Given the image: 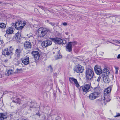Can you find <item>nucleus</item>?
Masks as SVG:
<instances>
[{"mask_svg": "<svg viewBox=\"0 0 120 120\" xmlns=\"http://www.w3.org/2000/svg\"><path fill=\"white\" fill-rule=\"evenodd\" d=\"M63 24L64 26H67V24L66 22H64L63 23Z\"/></svg>", "mask_w": 120, "mask_h": 120, "instance_id": "43", "label": "nucleus"}, {"mask_svg": "<svg viewBox=\"0 0 120 120\" xmlns=\"http://www.w3.org/2000/svg\"><path fill=\"white\" fill-rule=\"evenodd\" d=\"M26 22H24L22 23L21 21H18L16 22L15 26V28L18 30H21L26 25Z\"/></svg>", "mask_w": 120, "mask_h": 120, "instance_id": "4", "label": "nucleus"}, {"mask_svg": "<svg viewBox=\"0 0 120 120\" xmlns=\"http://www.w3.org/2000/svg\"><path fill=\"white\" fill-rule=\"evenodd\" d=\"M29 110H31V109H29Z\"/></svg>", "mask_w": 120, "mask_h": 120, "instance_id": "52", "label": "nucleus"}, {"mask_svg": "<svg viewBox=\"0 0 120 120\" xmlns=\"http://www.w3.org/2000/svg\"><path fill=\"white\" fill-rule=\"evenodd\" d=\"M13 102H12L10 106L11 107H14V106L12 105H13V102L17 103L20 105L21 103V100L19 98H16L13 99Z\"/></svg>", "mask_w": 120, "mask_h": 120, "instance_id": "12", "label": "nucleus"}, {"mask_svg": "<svg viewBox=\"0 0 120 120\" xmlns=\"http://www.w3.org/2000/svg\"><path fill=\"white\" fill-rule=\"evenodd\" d=\"M106 105V103H105V105Z\"/></svg>", "mask_w": 120, "mask_h": 120, "instance_id": "51", "label": "nucleus"}, {"mask_svg": "<svg viewBox=\"0 0 120 120\" xmlns=\"http://www.w3.org/2000/svg\"><path fill=\"white\" fill-rule=\"evenodd\" d=\"M24 48L25 49H28L31 47V43L30 42L26 41L24 43Z\"/></svg>", "mask_w": 120, "mask_h": 120, "instance_id": "15", "label": "nucleus"}, {"mask_svg": "<svg viewBox=\"0 0 120 120\" xmlns=\"http://www.w3.org/2000/svg\"><path fill=\"white\" fill-rule=\"evenodd\" d=\"M101 78V77L100 76H99L97 80V81L99 82L100 81Z\"/></svg>", "mask_w": 120, "mask_h": 120, "instance_id": "37", "label": "nucleus"}, {"mask_svg": "<svg viewBox=\"0 0 120 120\" xmlns=\"http://www.w3.org/2000/svg\"><path fill=\"white\" fill-rule=\"evenodd\" d=\"M113 44H114V45H117L116 44H114V43H113Z\"/></svg>", "mask_w": 120, "mask_h": 120, "instance_id": "50", "label": "nucleus"}, {"mask_svg": "<svg viewBox=\"0 0 120 120\" xmlns=\"http://www.w3.org/2000/svg\"><path fill=\"white\" fill-rule=\"evenodd\" d=\"M98 94L96 92L92 93L89 95V98L91 100L95 99L97 97Z\"/></svg>", "mask_w": 120, "mask_h": 120, "instance_id": "14", "label": "nucleus"}, {"mask_svg": "<svg viewBox=\"0 0 120 120\" xmlns=\"http://www.w3.org/2000/svg\"><path fill=\"white\" fill-rule=\"evenodd\" d=\"M3 43V40H1L0 39V49H1V48L2 47V45L1 44H2Z\"/></svg>", "mask_w": 120, "mask_h": 120, "instance_id": "33", "label": "nucleus"}, {"mask_svg": "<svg viewBox=\"0 0 120 120\" xmlns=\"http://www.w3.org/2000/svg\"><path fill=\"white\" fill-rule=\"evenodd\" d=\"M113 41H114V42H115L117 43H120V42H119V41L116 40H113Z\"/></svg>", "mask_w": 120, "mask_h": 120, "instance_id": "38", "label": "nucleus"}, {"mask_svg": "<svg viewBox=\"0 0 120 120\" xmlns=\"http://www.w3.org/2000/svg\"><path fill=\"white\" fill-rule=\"evenodd\" d=\"M32 104H33V106H30V108H34L35 107V106H34V105L35 104L34 103H33Z\"/></svg>", "mask_w": 120, "mask_h": 120, "instance_id": "40", "label": "nucleus"}, {"mask_svg": "<svg viewBox=\"0 0 120 120\" xmlns=\"http://www.w3.org/2000/svg\"><path fill=\"white\" fill-rule=\"evenodd\" d=\"M14 73L13 70L12 69L9 70L7 72V73L8 74V75H11Z\"/></svg>", "mask_w": 120, "mask_h": 120, "instance_id": "26", "label": "nucleus"}, {"mask_svg": "<svg viewBox=\"0 0 120 120\" xmlns=\"http://www.w3.org/2000/svg\"><path fill=\"white\" fill-rule=\"evenodd\" d=\"M29 58L28 57L26 56L22 60V63L25 65L28 64L29 63Z\"/></svg>", "mask_w": 120, "mask_h": 120, "instance_id": "16", "label": "nucleus"}, {"mask_svg": "<svg viewBox=\"0 0 120 120\" xmlns=\"http://www.w3.org/2000/svg\"><path fill=\"white\" fill-rule=\"evenodd\" d=\"M85 73L86 79L88 80H92L94 74L93 70L89 68H86Z\"/></svg>", "mask_w": 120, "mask_h": 120, "instance_id": "1", "label": "nucleus"}, {"mask_svg": "<svg viewBox=\"0 0 120 120\" xmlns=\"http://www.w3.org/2000/svg\"><path fill=\"white\" fill-rule=\"evenodd\" d=\"M74 71L78 73H82L83 71V68L82 66H76L74 68Z\"/></svg>", "mask_w": 120, "mask_h": 120, "instance_id": "10", "label": "nucleus"}, {"mask_svg": "<svg viewBox=\"0 0 120 120\" xmlns=\"http://www.w3.org/2000/svg\"><path fill=\"white\" fill-rule=\"evenodd\" d=\"M32 54L35 60H38L40 57V55L38 51H33L32 52Z\"/></svg>", "mask_w": 120, "mask_h": 120, "instance_id": "9", "label": "nucleus"}, {"mask_svg": "<svg viewBox=\"0 0 120 120\" xmlns=\"http://www.w3.org/2000/svg\"><path fill=\"white\" fill-rule=\"evenodd\" d=\"M6 27V25L4 23H0V28H1L4 29Z\"/></svg>", "mask_w": 120, "mask_h": 120, "instance_id": "25", "label": "nucleus"}, {"mask_svg": "<svg viewBox=\"0 0 120 120\" xmlns=\"http://www.w3.org/2000/svg\"><path fill=\"white\" fill-rule=\"evenodd\" d=\"M115 68L116 70V72H115V73L116 74H117L118 72V68L115 66Z\"/></svg>", "mask_w": 120, "mask_h": 120, "instance_id": "34", "label": "nucleus"}, {"mask_svg": "<svg viewBox=\"0 0 120 120\" xmlns=\"http://www.w3.org/2000/svg\"><path fill=\"white\" fill-rule=\"evenodd\" d=\"M13 99H15L17 98V94L16 93H15L13 94Z\"/></svg>", "mask_w": 120, "mask_h": 120, "instance_id": "31", "label": "nucleus"}, {"mask_svg": "<svg viewBox=\"0 0 120 120\" xmlns=\"http://www.w3.org/2000/svg\"><path fill=\"white\" fill-rule=\"evenodd\" d=\"M116 115L114 116V117H116L120 116V114L119 113H116Z\"/></svg>", "mask_w": 120, "mask_h": 120, "instance_id": "36", "label": "nucleus"}, {"mask_svg": "<svg viewBox=\"0 0 120 120\" xmlns=\"http://www.w3.org/2000/svg\"><path fill=\"white\" fill-rule=\"evenodd\" d=\"M6 48L10 52V51L12 52V51L13 50V49L11 46H10L9 47Z\"/></svg>", "mask_w": 120, "mask_h": 120, "instance_id": "29", "label": "nucleus"}, {"mask_svg": "<svg viewBox=\"0 0 120 120\" xmlns=\"http://www.w3.org/2000/svg\"><path fill=\"white\" fill-rule=\"evenodd\" d=\"M49 23L52 26H53L55 25V24L54 22H49Z\"/></svg>", "mask_w": 120, "mask_h": 120, "instance_id": "35", "label": "nucleus"}, {"mask_svg": "<svg viewBox=\"0 0 120 120\" xmlns=\"http://www.w3.org/2000/svg\"><path fill=\"white\" fill-rule=\"evenodd\" d=\"M117 58L119 59L120 58V54H119L118 55V56L117 57Z\"/></svg>", "mask_w": 120, "mask_h": 120, "instance_id": "47", "label": "nucleus"}, {"mask_svg": "<svg viewBox=\"0 0 120 120\" xmlns=\"http://www.w3.org/2000/svg\"><path fill=\"white\" fill-rule=\"evenodd\" d=\"M49 31V29L45 28L40 27L37 30L39 36L40 37L44 36Z\"/></svg>", "mask_w": 120, "mask_h": 120, "instance_id": "2", "label": "nucleus"}, {"mask_svg": "<svg viewBox=\"0 0 120 120\" xmlns=\"http://www.w3.org/2000/svg\"><path fill=\"white\" fill-rule=\"evenodd\" d=\"M111 91V87H110L108 88L107 89L105 90L104 92V94L105 96H106L107 94H108Z\"/></svg>", "mask_w": 120, "mask_h": 120, "instance_id": "18", "label": "nucleus"}, {"mask_svg": "<svg viewBox=\"0 0 120 120\" xmlns=\"http://www.w3.org/2000/svg\"><path fill=\"white\" fill-rule=\"evenodd\" d=\"M94 90L96 91L95 92H97L98 93V92H100L101 90L100 87H97L95 88L94 89Z\"/></svg>", "mask_w": 120, "mask_h": 120, "instance_id": "27", "label": "nucleus"}, {"mask_svg": "<svg viewBox=\"0 0 120 120\" xmlns=\"http://www.w3.org/2000/svg\"><path fill=\"white\" fill-rule=\"evenodd\" d=\"M29 102L28 101H25L22 107V108H24L27 105L28 103Z\"/></svg>", "mask_w": 120, "mask_h": 120, "instance_id": "28", "label": "nucleus"}, {"mask_svg": "<svg viewBox=\"0 0 120 120\" xmlns=\"http://www.w3.org/2000/svg\"><path fill=\"white\" fill-rule=\"evenodd\" d=\"M52 44L51 41L49 40H46L43 41L41 43L42 47L44 48H46L51 45Z\"/></svg>", "mask_w": 120, "mask_h": 120, "instance_id": "8", "label": "nucleus"}, {"mask_svg": "<svg viewBox=\"0 0 120 120\" xmlns=\"http://www.w3.org/2000/svg\"><path fill=\"white\" fill-rule=\"evenodd\" d=\"M77 44V42L76 41L69 42L66 46V50L67 51L71 52L72 51V47L74 46Z\"/></svg>", "mask_w": 120, "mask_h": 120, "instance_id": "3", "label": "nucleus"}, {"mask_svg": "<svg viewBox=\"0 0 120 120\" xmlns=\"http://www.w3.org/2000/svg\"><path fill=\"white\" fill-rule=\"evenodd\" d=\"M21 51L20 49H17L15 50V55L18 57H19L20 56V53Z\"/></svg>", "mask_w": 120, "mask_h": 120, "instance_id": "23", "label": "nucleus"}, {"mask_svg": "<svg viewBox=\"0 0 120 120\" xmlns=\"http://www.w3.org/2000/svg\"><path fill=\"white\" fill-rule=\"evenodd\" d=\"M8 59H6V60H5L4 61V62H5V63H6V62H7L8 61Z\"/></svg>", "mask_w": 120, "mask_h": 120, "instance_id": "45", "label": "nucleus"}, {"mask_svg": "<svg viewBox=\"0 0 120 120\" xmlns=\"http://www.w3.org/2000/svg\"><path fill=\"white\" fill-rule=\"evenodd\" d=\"M56 52H57L58 53V55L56 56V59H58L61 58L62 57V56L60 54V51L58 50L57 49H56Z\"/></svg>", "mask_w": 120, "mask_h": 120, "instance_id": "22", "label": "nucleus"}, {"mask_svg": "<svg viewBox=\"0 0 120 120\" xmlns=\"http://www.w3.org/2000/svg\"><path fill=\"white\" fill-rule=\"evenodd\" d=\"M91 87V86L90 85L86 84L80 87V88L83 92L86 94L90 90Z\"/></svg>", "mask_w": 120, "mask_h": 120, "instance_id": "6", "label": "nucleus"}, {"mask_svg": "<svg viewBox=\"0 0 120 120\" xmlns=\"http://www.w3.org/2000/svg\"><path fill=\"white\" fill-rule=\"evenodd\" d=\"M103 72L104 73H106L107 74L109 73V72L108 70L106 68H105L104 69Z\"/></svg>", "mask_w": 120, "mask_h": 120, "instance_id": "30", "label": "nucleus"}, {"mask_svg": "<svg viewBox=\"0 0 120 120\" xmlns=\"http://www.w3.org/2000/svg\"><path fill=\"white\" fill-rule=\"evenodd\" d=\"M39 7L40 8H41L42 9H44V8L43 6H39Z\"/></svg>", "mask_w": 120, "mask_h": 120, "instance_id": "41", "label": "nucleus"}, {"mask_svg": "<svg viewBox=\"0 0 120 120\" xmlns=\"http://www.w3.org/2000/svg\"><path fill=\"white\" fill-rule=\"evenodd\" d=\"M18 71H22V70L21 69H19L18 68H17L16 69Z\"/></svg>", "mask_w": 120, "mask_h": 120, "instance_id": "46", "label": "nucleus"}, {"mask_svg": "<svg viewBox=\"0 0 120 120\" xmlns=\"http://www.w3.org/2000/svg\"><path fill=\"white\" fill-rule=\"evenodd\" d=\"M94 69L95 73L97 75H99L101 74L102 71L100 67L95 66L94 67Z\"/></svg>", "mask_w": 120, "mask_h": 120, "instance_id": "13", "label": "nucleus"}, {"mask_svg": "<svg viewBox=\"0 0 120 120\" xmlns=\"http://www.w3.org/2000/svg\"><path fill=\"white\" fill-rule=\"evenodd\" d=\"M104 52H99V54L100 55H102L104 54Z\"/></svg>", "mask_w": 120, "mask_h": 120, "instance_id": "42", "label": "nucleus"}, {"mask_svg": "<svg viewBox=\"0 0 120 120\" xmlns=\"http://www.w3.org/2000/svg\"><path fill=\"white\" fill-rule=\"evenodd\" d=\"M3 105V102L2 101H0V107H1Z\"/></svg>", "mask_w": 120, "mask_h": 120, "instance_id": "39", "label": "nucleus"}, {"mask_svg": "<svg viewBox=\"0 0 120 120\" xmlns=\"http://www.w3.org/2000/svg\"><path fill=\"white\" fill-rule=\"evenodd\" d=\"M111 98L109 95L106 96H104V100L105 99L106 100V102H109L110 101Z\"/></svg>", "mask_w": 120, "mask_h": 120, "instance_id": "24", "label": "nucleus"}, {"mask_svg": "<svg viewBox=\"0 0 120 120\" xmlns=\"http://www.w3.org/2000/svg\"><path fill=\"white\" fill-rule=\"evenodd\" d=\"M8 117V115L6 113H0V120H4Z\"/></svg>", "mask_w": 120, "mask_h": 120, "instance_id": "17", "label": "nucleus"}, {"mask_svg": "<svg viewBox=\"0 0 120 120\" xmlns=\"http://www.w3.org/2000/svg\"><path fill=\"white\" fill-rule=\"evenodd\" d=\"M104 82L106 83H108L110 81V80L107 76L105 75L103 76L102 77Z\"/></svg>", "mask_w": 120, "mask_h": 120, "instance_id": "20", "label": "nucleus"}, {"mask_svg": "<svg viewBox=\"0 0 120 120\" xmlns=\"http://www.w3.org/2000/svg\"><path fill=\"white\" fill-rule=\"evenodd\" d=\"M51 39L55 43L59 45L61 44L63 45H64L66 43V41L65 40L63 41L62 39L58 38H51Z\"/></svg>", "mask_w": 120, "mask_h": 120, "instance_id": "5", "label": "nucleus"}, {"mask_svg": "<svg viewBox=\"0 0 120 120\" xmlns=\"http://www.w3.org/2000/svg\"><path fill=\"white\" fill-rule=\"evenodd\" d=\"M66 35H68V32H66Z\"/></svg>", "mask_w": 120, "mask_h": 120, "instance_id": "48", "label": "nucleus"}, {"mask_svg": "<svg viewBox=\"0 0 120 120\" xmlns=\"http://www.w3.org/2000/svg\"><path fill=\"white\" fill-rule=\"evenodd\" d=\"M12 54V52L10 51V52L8 50V49H7V48H5L3 50L2 54L5 56H10V58Z\"/></svg>", "mask_w": 120, "mask_h": 120, "instance_id": "7", "label": "nucleus"}, {"mask_svg": "<svg viewBox=\"0 0 120 120\" xmlns=\"http://www.w3.org/2000/svg\"><path fill=\"white\" fill-rule=\"evenodd\" d=\"M15 38L16 40L17 41L19 42L20 41V39L21 38V36L20 34L18 32L15 34Z\"/></svg>", "mask_w": 120, "mask_h": 120, "instance_id": "19", "label": "nucleus"}, {"mask_svg": "<svg viewBox=\"0 0 120 120\" xmlns=\"http://www.w3.org/2000/svg\"><path fill=\"white\" fill-rule=\"evenodd\" d=\"M48 68L50 70L51 72H52L53 71V69L51 65H50L48 67Z\"/></svg>", "mask_w": 120, "mask_h": 120, "instance_id": "32", "label": "nucleus"}, {"mask_svg": "<svg viewBox=\"0 0 120 120\" xmlns=\"http://www.w3.org/2000/svg\"><path fill=\"white\" fill-rule=\"evenodd\" d=\"M13 32V29L12 28H8L6 31V33L8 34H12Z\"/></svg>", "mask_w": 120, "mask_h": 120, "instance_id": "21", "label": "nucleus"}, {"mask_svg": "<svg viewBox=\"0 0 120 120\" xmlns=\"http://www.w3.org/2000/svg\"><path fill=\"white\" fill-rule=\"evenodd\" d=\"M70 82L71 83H72L74 82L75 85L77 87L79 86V85L78 83L77 80L73 77L69 78Z\"/></svg>", "mask_w": 120, "mask_h": 120, "instance_id": "11", "label": "nucleus"}, {"mask_svg": "<svg viewBox=\"0 0 120 120\" xmlns=\"http://www.w3.org/2000/svg\"><path fill=\"white\" fill-rule=\"evenodd\" d=\"M53 54H54L55 53V52H53Z\"/></svg>", "mask_w": 120, "mask_h": 120, "instance_id": "49", "label": "nucleus"}, {"mask_svg": "<svg viewBox=\"0 0 120 120\" xmlns=\"http://www.w3.org/2000/svg\"><path fill=\"white\" fill-rule=\"evenodd\" d=\"M98 101V102H100V103H101V104H103L102 102H103V103H105L104 101Z\"/></svg>", "mask_w": 120, "mask_h": 120, "instance_id": "44", "label": "nucleus"}]
</instances>
